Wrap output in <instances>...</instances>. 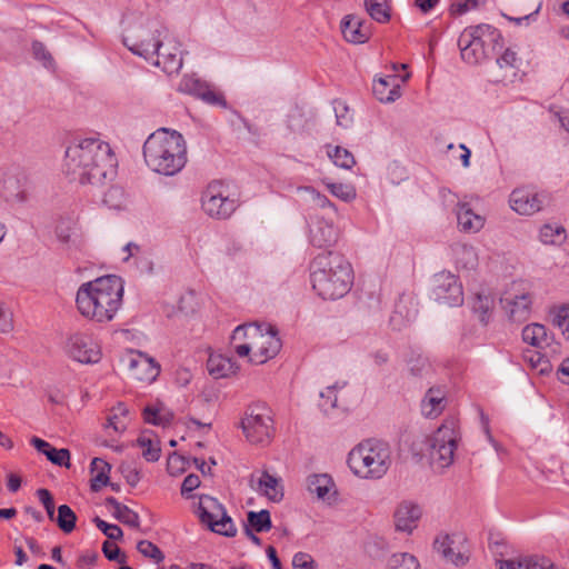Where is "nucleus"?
Returning <instances> with one entry per match:
<instances>
[{
	"label": "nucleus",
	"mask_w": 569,
	"mask_h": 569,
	"mask_svg": "<svg viewBox=\"0 0 569 569\" xmlns=\"http://www.w3.org/2000/svg\"><path fill=\"white\" fill-rule=\"evenodd\" d=\"M117 167L111 144H69L64 152L63 172L81 184H103L113 179Z\"/></svg>",
	"instance_id": "obj_1"
},
{
	"label": "nucleus",
	"mask_w": 569,
	"mask_h": 569,
	"mask_svg": "<svg viewBox=\"0 0 569 569\" xmlns=\"http://www.w3.org/2000/svg\"><path fill=\"white\" fill-rule=\"evenodd\" d=\"M123 283L117 276H104L82 283L76 297L79 312L96 322H109L122 306Z\"/></svg>",
	"instance_id": "obj_2"
},
{
	"label": "nucleus",
	"mask_w": 569,
	"mask_h": 569,
	"mask_svg": "<svg viewBox=\"0 0 569 569\" xmlns=\"http://www.w3.org/2000/svg\"><path fill=\"white\" fill-rule=\"evenodd\" d=\"M310 278L318 296L336 300L349 292L353 273L351 264L342 256L328 251L313 259Z\"/></svg>",
	"instance_id": "obj_3"
},
{
	"label": "nucleus",
	"mask_w": 569,
	"mask_h": 569,
	"mask_svg": "<svg viewBox=\"0 0 569 569\" xmlns=\"http://www.w3.org/2000/svg\"><path fill=\"white\" fill-rule=\"evenodd\" d=\"M347 462L357 477L380 479L392 463L391 448L382 440L367 439L351 449Z\"/></svg>",
	"instance_id": "obj_4"
},
{
	"label": "nucleus",
	"mask_w": 569,
	"mask_h": 569,
	"mask_svg": "<svg viewBox=\"0 0 569 569\" xmlns=\"http://www.w3.org/2000/svg\"><path fill=\"white\" fill-rule=\"evenodd\" d=\"M461 59L468 64H479L503 48L500 31L487 23L466 28L459 39Z\"/></svg>",
	"instance_id": "obj_5"
},
{
	"label": "nucleus",
	"mask_w": 569,
	"mask_h": 569,
	"mask_svg": "<svg viewBox=\"0 0 569 569\" xmlns=\"http://www.w3.org/2000/svg\"><path fill=\"white\" fill-rule=\"evenodd\" d=\"M167 33V28L160 21L146 19L128 28L122 41L133 54L148 61L154 57V52L161 44V38Z\"/></svg>",
	"instance_id": "obj_6"
},
{
	"label": "nucleus",
	"mask_w": 569,
	"mask_h": 569,
	"mask_svg": "<svg viewBox=\"0 0 569 569\" xmlns=\"http://www.w3.org/2000/svg\"><path fill=\"white\" fill-rule=\"evenodd\" d=\"M186 153V144H143L148 167L164 176H173L184 167Z\"/></svg>",
	"instance_id": "obj_7"
},
{
	"label": "nucleus",
	"mask_w": 569,
	"mask_h": 569,
	"mask_svg": "<svg viewBox=\"0 0 569 569\" xmlns=\"http://www.w3.org/2000/svg\"><path fill=\"white\" fill-rule=\"evenodd\" d=\"M460 440L458 422L447 419L429 438L430 458L438 468L445 469L452 465L455 452Z\"/></svg>",
	"instance_id": "obj_8"
},
{
	"label": "nucleus",
	"mask_w": 569,
	"mask_h": 569,
	"mask_svg": "<svg viewBox=\"0 0 569 569\" xmlns=\"http://www.w3.org/2000/svg\"><path fill=\"white\" fill-rule=\"evenodd\" d=\"M197 515L200 521L213 532L226 537L237 535V528L231 517L228 516L226 508L218 499L208 495L200 496Z\"/></svg>",
	"instance_id": "obj_9"
},
{
	"label": "nucleus",
	"mask_w": 569,
	"mask_h": 569,
	"mask_svg": "<svg viewBox=\"0 0 569 569\" xmlns=\"http://www.w3.org/2000/svg\"><path fill=\"white\" fill-rule=\"evenodd\" d=\"M242 430L252 443H268L273 433V421L263 407L250 408L241 420Z\"/></svg>",
	"instance_id": "obj_10"
},
{
	"label": "nucleus",
	"mask_w": 569,
	"mask_h": 569,
	"mask_svg": "<svg viewBox=\"0 0 569 569\" xmlns=\"http://www.w3.org/2000/svg\"><path fill=\"white\" fill-rule=\"evenodd\" d=\"M431 297L439 305L458 307L463 303V290L457 276L441 271L433 276Z\"/></svg>",
	"instance_id": "obj_11"
},
{
	"label": "nucleus",
	"mask_w": 569,
	"mask_h": 569,
	"mask_svg": "<svg viewBox=\"0 0 569 569\" xmlns=\"http://www.w3.org/2000/svg\"><path fill=\"white\" fill-rule=\"evenodd\" d=\"M32 189L30 176L18 168L7 171L0 181V196L10 203L27 202Z\"/></svg>",
	"instance_id": "obj_12"
},
{
	"label": "nucleus",
	"mask_w": 569,
	"mask_h": 569,
	"mask_svg": "<svg viewBox=\"0 0 569 569\" xmlns=\"http://www.w3.org/2000/svg\"><path fill=\"white\" fill-rule=\"evenodd\" d=\"M550 194L535 187H519L509 196L510 208L521 216H532L550 203Z\"/></svg>",
	"instance_id": "obj_13"
},
{
	"label": "nucleus",
	"mask_w": 569,
	"mask_h": 569,
	"mask_svg": "<svg viewBox=\"0 0 569 569\" xmlns=\"http://www.w3.org/2000/svg\"><path fill=\"white\" fill-rule=\"evenodd\" d=\"M63 349L71 359L80 363H97L101 359L100 346L84 332L70 333L64 341Z\"/></svg>",
	"instance_id": "obj_14"
},
{
	"label": "nucleus",
	"mask_w": 569,
	"mask_h": 569,
	"mask_svg": "<svg viewBox=\"0 0 569 569\" xmlns=\"http://www.w3.org/2000/svg\"><path fill=\"white\" fill-rule=\"evenodd\" d=\"M203 211L217 219H227L236 210V201L226 194L224 186L219 181L209 183L201 197Z\"/></svg>",
	"instance_id": "obj_15"
},
{
	"label": "nucleus",
	"mask_w": 569,
	"mask_h": 569,
	"mask_svg": "<svg viewBox=\"0 0 569 569\" xmlns=\"http://www.w3.org/2000/svg\"><path fill=\"white\" fill-rule=\"evenodd\" d=\"M339 229L331 217L313 216L309 222V241L317 248H330L338 242Z\"/></svg>",
	"instance_id": "obj_16"
},
{
	"label": "nucleus",
	"mask_w": 569,
	"mask_h": 569,
	"mask_svg": "<svg viewBox=\"0 0 569 569\" xmlns=\"http://www.w3.org/2000/svg\"><path fill=\"white\" fill-rule=\"evenodd\" d=\"M281 340L274 327L268 326L266 332L262 327L253 341V355L249 361L256 365L264 363L267 360L274 358L281 349Z\"/></svg>",
	"instance_id": "obj_17"
},
{
	"label": "nucleus",
	"mask_w": 569,
	"mask_h": 569,
	"mask_svg": "<svg viewBox=\"0 0 569 569\" xmlns=\"http://www.w3.org/2000/svg\"><path fill=\"white\" fill-rule=\"evenodd\" d=\"M122 361L126 363L130 377L138 381L150 383L160 373V366L140 351L130 352Z\"/></svg>",
	"instance_id": "obj_18"
},
{
	"label": "nucleus",
	"mask_w": 569,
	"mask_h": 569,
	"mask_svg": "<svg viewBox=\"0 0 569 569\" xmlns=\"http://www.w3.org/2000/svg\"><path fill=\"white\" fill-rule=\"evenodd\" d=\"M516 286L517 284L513 283L511 289H508L502 293L500 297V303L510 320L521 322L529 317L531 298L528 293L516 290Z\"/></svg>",
	"instance_id": "obj_19"
},
{
	"label": "nucleus",
	"mask_w": 569,
	"mask_h": 569,
	"mask_svg": "<svg viewBox=\"0 0 569 569\" xmlns=\"http://www.w3.org/2000/svg\"><path fill=\"white\" fill-rule=\"evenodd\" d=\"M178 90L200 98L208 104L227 107L223 96L216 93L210 86L196 76H184L179 82Z\"/></svg>",
	"instance_id": "obj_20"
},
{
	"label": "nucleus",
	"mask_w": 569,
	"mask_h": 569,
	"mask_svg": "<svg viewBox=\"0 0 569 569\" xmlns=\"http://www.w3.org/2000/svg\"><path fill=\"white\" fill-rule=\"evenodd\" d=\"M418 315L417 302L410 295H401L395 303L390 316V326L395 330H401L412 322Z\"/></svg>",
	"instance_id": "obj_21"
},
{
	"label": "nucleus",
	"mask_w": 569,
	"mask_h": 569,
	"mask_svg": "<svg viewBox=\"0 0 569 569\" xmlns=\"http://www.w3.org/2000/svg\"><path fill=\"white\" fill-rule=\"evenodd\" d=\"M422 515L420 506L412 501H402L395 511L396 529L411 533Z\"/></svg>",
	"instance_id": "obj_22"
},
{
	"label": "nucleus",
	"mask_w": 569,
	"mask_h": 569,
	"mask_svg": "<svg viewBox=\"0 0 569 569\" xmlns=\"http://www.w3.org/2000/svg\"><path fill=\"white\" fill-rule=\"evenodd\" d=\"M447 406V392L441 387H431L421 400V413L426 418H437Z\"/></svg>",
	"instance_id": "obj_23"
},
{
	"label": "nucleus",
	"mask_w": 569,
	"mask_h": 569,
	"mask_svg": "<svg viewBox=\"0 0 569 569\" xmlns=\"http://www.w3.org/2000/svg\"><path fill=\"white\" fill-rule=\"evenodd\" d=\"M341 32L345 39L351 43H365L370 38V30L359 18L347 16L341 21Z\"/></svg>",
	"instance_id": "obj_24"
},
{
	"label": "nucleus",
	"mask_w": 569,
	"mask_h": 569,
	"mask_svg": "<svg viewBox=\"0 0 569 569\" xmlns=\"http://www.w3.org/2000/svg\"><path fill=\"white\" fill-rule=\"evenodd\" d=\"M397 80V76H389L375 80L372 84V92L375 97L385 103H390L399 99L401 97V87Z\"/></svg>",
	"instance_id": "obj_25"
},
{
	"label": "nucleus",
	"mask_w": 569,
	"mask_h": 569,
	"mask_svg": "<svg viewBox=\"0 0 569 569\" xmlns=\"http://www.w3.org/2000/svg\"><path fill=\"white\" fill-rule=\"evenodd\" d=\"M307 489L309 493L316 495L322 501H329L331 499L330 493L332 492V496L336 493L333 491L335 482L328 473L310 475L307 478Z\"/></svg>",
	"instance_id": "obj_26"
},
{
	"label": "nucleus",
	"mask_w": 569,
	"mask_h": 569,
	"mask_svg": "<svg viewBox=\"0 0 569 569\" xmlns=\"http://www.w3.org/2000/svg\"><path fill=\"white\" fill-rule=\"evenodd\" d=\"M207 369L214 379H221L236 373L238 366L230 357L212 353L208 358Z\"/></svg>",
	"instance_id": "obj_27"
},
{
	"label": "nucleus",
	"mask_w": 569,
	"mask_h": 569,
	"mask_svg": "<svg viewBox=\"0 0 569 569\" xmlns=\"http://www.w3.org/2000/svg\"><path fill=\"white\" fill-rule=\"evenodd\" d=\"M457 221L460 230L471 233L478 232L485 224V218L475 213L466 202L458 203Z\"/></svg>",
	"instance_id": "obj_28"
},
{
	"label": "nucleus",
	"mask_w": 569,
	"mask_h": 569,
	"mask_svg": "<svg viewBox=\"0 0 569 569\" xmlns=\"http://www.w3.org/2000/svg\"><path fill=\"white\" fill-rule=\"evenodd\" d=\"M522 340L536 348L545 349L552 342L547 328L540 323H530L522 329Z\"/></svg>",
	"instance_id": "obj_29"
},
{
	"label": "nucleus",
	"mask_w": 569,
	"mask_h": 569,
	"mask_svg": "<svg viewBox=\"0 0 569 569\" xmlns=\"http://www.w3.org/2000/svg\"><path fill=\"white\" fill-rule=\"evenodd\" d=\"M256 490L272 502H279L283 498V489L278 478L263 471L258 480Z\"/></svg>",
	"instance_id": "obj_30"
},
{
	"label": "nucleus",
	"mask_w": 569,
	"mask_h": 569,
	"mask_svg": "<svg viewBox=\"0 0 569 569\" xmlns=\"http://www.w3.org/2000/svg\"><path fill=\"white\" fill-rule=\"evenodd\" d=\"M106 506L112 508V516L120 522L133 528L140 525L139 515L128 506L119 502L114 497L106 498Z\"/></svg>",
	"instance_id": "obj_31"
},
{
	"label": "nucleus",
	"mask_w": 569,
	"mask_h": 569,
	"mask_svg": "<svg viewBox=\"0 0 569 569\" xmlns=\"http://www.w3.org/2000/svg\"><path fill=\"white\" fill-rule=\"evenodd\" d=\"M452 539L448 535L439 536L435 540V549L449 562L461 566L468 560L463 552H455L452 549Z\"/></svg>",
	"instance_id": "obj_32"
},
{
	"label": "nucleus",
	"mask_w": 569,
	"mask_h": 569,
	"mask_svg": "<svg viewBox=\"0 0 569 569\" xmlns=\"http://www.w3.org/2000/svg\"><path fill=\"white\" fill-rule=\"evenodd\" d=\"M137 445L142 449V457L149 461L154 462L160 458V442L151 431H143L137 439Z\"/></svg>",
	"instance_id": "obj_33"
},
{
	"label": "nucleus",
	"mask_w": 569,
	"mask_h": 569,
	"mask_svg": "<svg viewBox=\"0 0 569 569\" xmlns=\"http://www.w3.org/2000/svg\"><path fill=\"white\" fill-rule=\"evenodd\" d=\"M493 308V298L489 293L478 292L471 300V309L482 323H487Z\"/></svg>",
	"instance_id": "obj_34"
},
{
	"label": "nucleus",
	"mask_w": 569,
	"mask_h": 569,
	"mask_svg": "<svg viewBox=\"0 0 569 569\" xmlns=\"http://www.w3.org/2000/svg\"><path fill=\"white\" fill-rule=\"evenodd\" d=\"M154 66L162 68V70L168 73H176L182 68V57L179 47L173 41L170 50H168V54L162 60L157 59L154 61Z\"/></svg>",
	"instance_id": "obj_35"
},
{
	"label": "nucleus",
	"mask_w": 569,
	"mask_h": 569,
	"mask_svg": "<svg viewBox=\"0 0 569 569\" xmlns=\"http://www.w3.org/2000/svg\"><path fill=\"white\" fill-rule=\"evenodd\" d=\"M173 415L162 406H147L143 409V419L147 423L154 426H167L171 422Z\"/></svg>",
	"instance_id": "obj_36"
},
{
	"label": "nucleus",
	"mask_w": 569,
	"mask_h": 569,
	"mask_svg": "<svg viewBox=\"0 0 569 569\" xmlns=\"http://www.w3.org/2000/svg\"><path fill=\"white\" fill-rule=\"evenodd\" d=\"M499 569H557L545 559L525 558L519 561L505 560L500 562Z\"/></svg>",
	"instance_id": "obj_37"
},
{
	"label": "nucleus",
	"mask_w": 569,
	"mask_h": 569,
	"mask_svg": "<svg viewBox=\"0 0 569 569\" xmlns=\"http://www.w3.org/2000/svg\"><path fill=\"white\" fill-rule=\"evenodd\" d=\"M387 569H420L418 559L409 552H397L389 557Z\"/></svg>",
	"instance_id": "obj_38"
},
{
	"label": "nucleus",
	"mask_w": 569,
	"mask_h": 569,
	"mask_svg": "<svg viewBox=\"0 0 569 569\" xmlns=\"http://www.w3.org/2000/svg\"><path fill=\"white\" fill-rule=\"evenodd\" d=\"M327 154L337 167L342 169H351L356 164L353 154L341 144H335L327 151Z\"/></svg>",
	"instance_id": "obj_39"
},
{
	"label": "nucleus",
	"mask_w": 569,
	"mask_h": 569,
	"mask_svg": "<svg viewBox=\"0 0 569 569\" xmlns=\"http://www.w3.org/2000/svg\"><path fill=\"white\" fill-rule=\"evenodd\" d=\"M365 7L369 16L379 23L390 20V10L387 0H365Z\"/></svg>",
	"instance_id": "obj_40"
},
{
	"label": "nucleus",
	"mask_w": 569,
	"mask_h": 569,
	"mask_svg": "<svg viewBox=\"0 0 569 569\" xmlns=\"http://www.w3.org/2000/svg\"><path fill=\"white\" fill-rule=\"evenodd\" d=\"M97 466H101V470L96 473V476L91 479V490L97 492L101 489L102 486H107L109 483V471L111 466L101 458H93L91 461V472H94V468Z\"/></svg>",
	"instance_id": "obj_41"
},
{
	"label": "nucleus",
	"mask_w": 569,
	"mask_h": 569,
	"mask_svg": "<svg viewBox=\"0 0 569 569\" xmlns=\"http://www.w3.org/2000/svg\"><path fill=\"white\" fill-rule=\"evenodd\" d=\"M248 525L246 527H250L257 532H267L271 529V518L268 510H261L259 512L249 511L247 515Z\"/></svg>",
	"instance_id": "obj_42"
},
{
	"label": "nucleus",
	"mask_w": 569,
	"mask_h": 569,
	"mask_svg": "<svg viewBox=\"0 0 569 569\" xmlns=\"http://www.w3.org/2000/svg\"><path fill=\"white\" fill-rule=\"evenodd\" d=\"M457 262L466 269H473L478 263L476 249L470 244H459L455 249Z\"/></svg>",
	"instance_id": "obj_43"
},
{
	"label": "nucleus",
	"mask_w": 569,
	"mask_h": 569,
	"mask_svg": "<svg viewBox=\"0 0 569 569\" xmlns=\"http://www.w3.org/2000/svg\"><path fill=\"white\" fill-rule=\"evenodd\" d=\"M53 521L63 532L70 533L76 527L77 516L68 505H61L58 507V516Z\"/></svg>",
	"instance_id": "obj_44"
},
{
	"label": "nucleus",
	"mask_w": 569,
	"mask_h": 569,
	"mask_svg": "<svg viewBox=\"0 0 569 569\" xmlns=\"http://www.w3.org/2000/svg\"><path fill=\"white\" fill-rule=\"evenodd\" d=\"M323 183L326 184L329 192L337 197L338 199L350 202L353 199H356L357 192L353 186L349 183H341V182H330L323 180Z\"/></svg>",
	"instance_id": "obj_45"
},
{
	"label": "nucleus",
	"mask_w": 569,
	"mask_h": 569,
	"mask_svg": "<svg viewBox=\"0 0 569 569\" xmlns=\"http://www.w3.org/2000/svg\"><path fill=\"white\" fill-rule=\"evenodd\" d=\"M539 238L546 244L560 243L565 239V228L558 224H545L539 231Z\"/></svg>",
	"instance_id": "obj_46"
},
{
	"label": "nucleus",
	"mask_w": 569,
	"mask_h": 569,
	"mask_svg": "<svg viewBox=\"0 0 569 569\" xmlns=\"http://www.w3.org/2000/svg\"><path fill=\"white\" fill-rule=\"evenodd\" d=\"M332 106L337 124L342 128H349L353 122V112L350 110L349 106L340 99L333 100Z\"/></svg>",
	"instance_id": "obj_47"
},
{
	"label": "nucleus",
	"mask_w": 569,
	"mask_h": 569,
	"mask_svg": "<svg viewBox=\"0 0 569 569\" xmlns=\"http://www.w3.org/2000/svg\"><path fill=\"white\" fill-rule=\"evenodd\" d=\"M259 328L260 326L252 323L238 326L231 335V343H243L247 339L254 340L259 333Z\"/></svg>",
	"instance_id": "obj_48"
},
{
	"label": "nucleus",
	"mask_w": 569,
	"mask_h": 569,
	"mask_svg": "<svg viewBox=\"0 0 569 569\" xmlns=\"http://www.w3.org/2000/svg\"><path fill=\"white\" fill-rule=\"evenodd\" d=\"M180 142L182 141V134L176 130L168 128H159L154 132L150 133L144 142Z\"/></svg>",
	"instance_id": "obj_49"
},
{
	"label": "nucleus",
	"mask_w": 569,
	"mask_h": 569,
	"mask_svg": "<svg viewBox=\"0 0 569 569\" xmlns=\"http://www.w3.org/2000/svg\"><path fill=\"white\" fill-rule=\"evenodd\" d=\"M306 192L310 199V201L318 208L329 209L333 214L337 213V208L335 203H332L325 194H321L312 187H305L301 189Z\"/></svg>",
	"instance_id": "obj_50"
},
{
	"label": "nucleus",
	"mask_w": 569,
	"mask_h": 569,
	"mask_svg": "<svg viewBox=\"0 0 569 569\" xmlns=\"http://www.w3.org/2000/svg\"><path fill=\"white\" fill-rule=\"evenodd\" d=\"M137 549L143 557L152 559L156 563H160L164 560L163 552L149 540L139 541Z\"/></svg>",
	"instance_id": "obj_51"
},
{
	"label": "nucleus",
	"mask_w": 569,
	"mask_h": 569,
	"mask_svg": "<svg viewBox=\"0 0 569 569\" xmlns=\"http://www.w3.org/2000/svg\"><path fill=\"white\" fill-rule=\"evenodd\" d=\"M553 325L557 326L562 335L569 340V303L559 307L553 315Z\"/></svg>",
	"instance_id": "obj_52"
},
{
	"label": "nucleus",
	"mask_w": 569,
	"mask_h": 569,
	"mask_svg": "<svg viewBox=\"0 0 569 569\" xmlns=\"http://www.w3.org/2000/svg\"><path fill=\"white\" fill-rule=\"evenodd\" d=\"M93 522L103 532V535L113 541L120 540L123 537L122 529L118 525L108 523L99 517H96Z\"/></svg>",
	"instance_id": "obj_53"
},
{
	"label": "nucleus",
	"mask_w": 569,
	"mask_h": 569,
	"mask_svg": "<svg viewBox=\"0 0 569 569\" xmlns=\"http://www.w3.org/2000/svg\"><path fill=\"white\" fill-rule=\"evenodd\" d=\"M44 456L53 465H57L60 467H62V466L69 467L70 466V463H69L70 452L68 449H56V448L51 447L50 449H48V452H44Z\"/></svg>",
	"instance_id": "obj_54"
},
{
	"label": "nucleus",
	"mask_w": 569,
	"mask_h": 569,
	"mask_svg": "<svg viewBox=\"0 0 569 569\" xmlns=\"http://www.w3.org/2000/svg\"><path fill=\"white\" fill-rule=\"evenodd\" d=\"M408 368L412 376L420 377L429 368L428 359L421 355L412 356L408 360Z\"/></svg>",
	"instance_id": "obj_55"
},
{
	"label": "nucleus",
	"mask_w": 569,
	"mask_h": 569,
	"mask_svg": "<svg viewBox=\"0 0 569 569\" xmlns=\"http://www.w3.org/2000/svg\"><path fill=\"white\" fill-rule=\"evenodd\" d=\"M37 496H38L39 500L41 501V503L43 505V507L47 511L48 518L51 521H53L54 520V501H53L52 495L50 493L49 490L41 488V489L37 490Z\"/></svg>",
	"instance_id": "obj_56"
},
{
	"label": "nucleus",
	"mask_w": 569,
	"mask_h": 569,
	"mask_svg": "<svg viewBox=\"0 0 569 569\" xmlns=\"http://www.w3.org/2000/svg\"><path fill=\"white\" fill-rule=\"evenodd\" d=\"M549 112L551 114V119L555 121H558L560 127L563 128L566 131H569V110L558 107V106H550Z\"/></svg>",
	"instance_id": "obj_57"
},
{
	"label": "nucleus",
	"mask_w": 569,
	"mask_h": 569,
	"mask_svg": "<svg viewBox=\"0 0 569 569\" xmlns=\"http://www.w3.org/2000/svg\"><path fill=\"white\" fill-rule=\"evenodd\" d=\"M13 330V313L12 311L0 305V332L9 333Z\"/></svg>",
	"instance_id": "obj_58"
},
{
	"label": "nucleus",
	"mask_w": 569,
	"mask_h": 569,
	"mask_svg": "<svg viewBox=\"0 0 569 569\" xmlns=\"http://www.w3.org/2000/svg\"><path fill=\"white\" fill-rule=\"evenodd\" d=\"M517 60V53L508 48L496 59V63L500 69H515Z\"/></svg>",
	"instance_id": "obj_59"
},
{
	"label": "nucleus",
	"mask_w": 569,
	"mask_h": 569,
	"mask_svg": "<svg viewBox=\"0 0 569 569\" xmlns=\"http://www.w3.org/2000/svg\"><path fill=\"white\" fill-rule=\"evenodd\" d=\"M33 57L37 60H40L43 62L44 66H48L52 62V57L50 52L47 50L46 46L38 40H34L31 46Z\"/></svg>",
	"instance_id": "obj_60"
},
{
	"label": "nucleus",
	"mask_w": 569,
	"mask_h": 569,
	"mask_svg": "<svg viewBox=\"0 0 569 569\" xmlns=\"http://www.w3.org/2000/svg\"><path fill=\"white\" fill-rule=\"evenodd\" d=\"M102 551L104 557L110 561H118L119 563L126 562V557L120 556V549L112 542L104 541L102 545Z\"/></svg>",
	"instance_id": "obj_61"
},
{
	"label": "nucleus",
	"mask_w": 569,
	"mask_h": 569,
	"mask_svg": "<svg viewBox=\"0 0 569 569\" xmlns=\"http://www.w3.org/2000/svg\"><path fill=\"white\" fill-rule=\"evenodd\" d=\"M56 234L60 242L64 244H73L72 231L70 222L61 221L56 228Z\"/></svg>",
	"instance_id": "obj_62"
},
{
	"label": "nucleus",
	"mask_w": 569,
	"mask_h": 569,
	"mask_svg": "<svg viewBox=\"0 0 569 569\" xmlns=\"http://www.w3.org/2000/svg\"><path fill=\"white\" fill-rule=\"evenodd\" d=\"M388 178L392 183L398 184L400 181L407 179V171L405 167L395 161L388 167Z\"/></svg>",
	"instance_id": "obj_63"
},
{
	"label": "nucleus",
	"mask_w": 569,
	"mask_h": 569,
	"mask_svg": "<svg viewBox=\"0 0 569 569\" xmlns=\"http://www.w3.org/2000/svg\"><path fill=\"white\" fill-rule=\"evenodd\" d=\"M313 559L310 555L305 552H298L293 556L292 566L293 569H313Z\"/></svg>",
	"instance_id": "obj_64"
}]
</instances>
